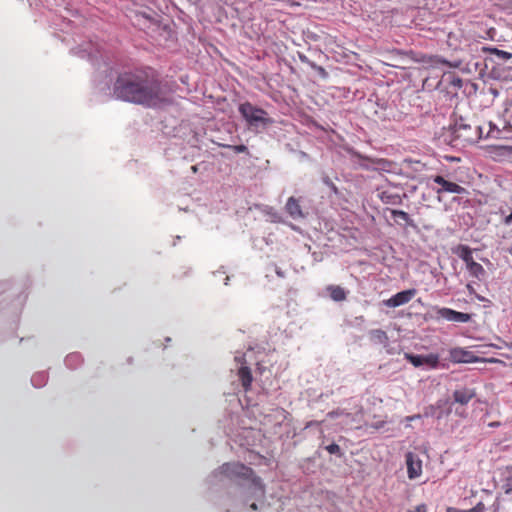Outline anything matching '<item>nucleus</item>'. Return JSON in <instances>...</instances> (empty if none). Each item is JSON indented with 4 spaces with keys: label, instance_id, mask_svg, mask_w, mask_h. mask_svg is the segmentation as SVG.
<instances>
[{
    "label": "nucleus",
    "instance_id": "a878e982",
    "mask_svg": "<svg viewBox=\"0 0 512 512\" xmlns=\"http://www.w3.org/2000/svg\"><path fill=\"white\" fill-rule=\"evenodd\" d=\"M479 511H480V509L478 507H474V508L466 510V511H460L455 508L449 507V508H447L446 512H479Z\"/></svg>",
    "mask_w": 512,
    "mask_h": 512
},
{
    "label": "nucleus",
    "instance_id": "b1692460",
    "mask_svg": "<svg viewBox=\"0 0 512 512\" xmlns=\"http://www.w3.org/2000/svg\"><path fill=\"white\" fill-rule=\"evenodd\" d=\"M479 138H482V128L481 127H476V135L475 137H466L465 139L468 140V141H475Z\"/></svg>",
    "mask_w": 512,
    "mask_h": 512
},
{
    "label": "nucleus",
    "instance_id": "f8f14e48",
    "mask_svg": "<svg viewBox=\"0 0 512 512\" xmlns=\"http://www.w3.org/2000/svg\"><path fill=\"white\" fill-rule=\"evenodd\" d=\"M237 374L239 380L241 381L244 391H249L251 389V384L253 381V376L250 368L248 366H241Z\"/></svg>",
    "mask_w": 512,
    "mask_h": 512
},
{
    "label": "nucleus",
    "instance_id": "393cba45",
    "mask_svg": "<svg viewBox=\"0 0 512 512\" xmlns=\"http://www.w3.org/2000/svg\"><path fill=\"white\" fill-rule=\"evenodd\" d=\"M503 224L505 226H509V227H512V210H511V213L506 215L504 218H503Z\"/></svg>",
    "mask_w": 512,
    "mask_h": 512
},
{
    "label": "nucleus",
    "instance_id": "a211bd4d",
    "mask_svg": "<svg viewBox=\"0 0 512 512\" xmlns=\"http://www.w3.org/2000/svg\"><path fill=\"white\" fill-rule=\"evenodd\" d=\"M391 214L394 218H400L406 224L410 226H414L413 220L410 218L409 214L402 210H391Z\"/></svg>",
    "mask_w": 512,
    "mask_h": 512
},
{
    "label": "nucleus",
    "instance_id": "dca6fc26",
    "mask_svg": "<svg viewBox=\"0 0 512 512\" xmlns=\"http://www.w3.org/2000/svg\"><path fill=\"white\" fill-rule=\"evenodd\" d=\"M327 290L329 291L330 297L334 301H343L346 299V292L340 286L330 285V286H328Z\"/></svg>",
    "mask_w": 512,
    "mask_h": 512
},
{
    "label": "nucleus",
    "instance_id": "2f4dec72",
    "mask_svg": "<svg viewBox=\"0 0 512 512\" xmlns=\"http://www.w3.org/2000/svg\"><path fill=\"white\" fill-rule=\"evenodd\" d=\"M419 417H420L419 415H416V416H412V417H410L409 419H410V420H415V418H419Z\"/></svg>",
    "mask_w": 512,
    "mask_h": 512
},
{
    "label": "nucleus",
    "instance_id": "7c9ffc66",
    "mask_svg": "<svg viewBox=\"0 0 512 512\" xmlns=\"http://www.w3.org/2000/svg\"><path fill=\"white\" fill-rule=\"evenodd\" d=\"M250 508H251L252 510H257V505H256L255 503H252V504L250 505Z\"/></svg>",
    "mask_w": 512,
    "mask_h": 512
},
{
    "label": "nucleus",
    "instance_id": "ddd939ff",
    "mask_svg": "<svg viewBox=\"0 0 512 512\" xmlns=\"http://www.w3.org/2000/svg\"><path fill=\"white\" fill-rule=\"evenodd\" d=\"M474 396V391L467 388L455 390L453 393L454 401L461 405H466Z\"/></svg>",
    "mask_w": 512,
    "mask_h": 512
},
{
    "label": "nucleus",
    "instance_id": "6ab92c4d",
    "mask_svg": "<svg viewBox=\"0 0 512 512\" xmlns=\"http://www.w3.org/2000/svg\"><path fill=\"white\" fill-rule=\"evenodd\" d=\"M381 199L384 203L387 204H397L400 203L401 199L399 195H391L388 192L384 191L381 194Z\"/></svg>",
    "mask_w": 512,
    "mask_h": 512
},
{
    "label": "nucleus",
    "instance_id": "c85d7f7f",
    "mask_svg": "<svg viewBox=\"0 0 512 512\" xmlns=\"http://www.w3.org/2000/svg\"><path fill=\"white\" fill-rule=\"evenodd\" d=\"M313 68L317 69L320 74L326 75V71H325V69L323 67L317 66V65H313Z\"/></svg>",
    "mask_w": 512,
    "mask_h": 512
},
{
    "label": "nucleus",
    "instance_id": "aec40b11",
    "mask_svg": "<svg viewBox=\"0 0 512 512\" xmlns=\"http://www.w3.org/2000/svg\"><path fill=\"white\" fill-rule=\"evenodd\" d=\"M357 156L360 158V159H364V160H367L369 161L370 163L372 164H375V165H378L382 168H384L387 164H389V162L386 160V159H382V158H377V159H372V158H369V157H366V156H362L360 154H357Z\"/></svg>",
    "mask_w": 512,
    "mask_h": 512
},
{
    "label": "nucleus",
    "instance_id": "cd10ccee",
    "mask_svg": "<svg viewBox=\"0 0 512 512\" xmlns=\"http://www.w3.org/2000/svg\"><path fill=\"white\" fill-rule=\"evenodd\" d=\"M495 53L497 55H501L504 59L506 58H509L510 57V54L508 52H505V51H501V50H498V49H494Z\"/></svg>",
    "mask_w": 512,
    "mask_h": 512
},
{
    "label": "nucleus",
    "instance_id": "39448f33",
    "mask_svg": "<svg viewBox=\"0 0 512 512\" xmlns=\"http://www.w3.org/2000/svg\"><path fill=\"white\" fill-rule=\"evenodd\" d=\"M450 360L454 363H477V362H489V363H502L497 358H481L476 356L473 352L468 351L464 348H453L449 351Z\"/></svg>",
    "mask_w": 512,
    "mask_h": 512
},
{
    "label": "nucleus",
    "instance_id": "5701e85b",
    "mask_svg": "<svg viewBox=\"0 0 512 512\" xmlns=\"http://www.w3.org/2000/svg\"><path fill=\"white\" fill-rule=\"evenodd\" d=\"M330 454L342 456L341 449L338 444L332 443L325 448Z\"/></svg>",
    "mask_w": 512,
    "mask_h": 512
},
{
    "label": "nucleus",
    "instance_id": "1a4fd4ad",
    "mask_svg": "<svg viewBox=\"0 0 512 512\" xmlns=\"http://www.w3.org/2000/svg\"><path fill=\"white\" fill-rule=\"evenodd\" d=\"M436 313L438 317L452 322L466 323L471 319V316L468 313L458 312L446 307L437 308Z\"/></svg>",
    "mask_w": 512,
    "mask_h": 512
},
{
    "label": "nucleus",
    "instance_id": "9d476101",
    "mask_svg": "<svg viewBox=\"0 0 512 512\" xmlns=\"http://www.w3.org/2000/svg\"><path fill=\"white\" fill-rule=\"evenodd\" d=\"M416 290L415 289H409L404 290L401 292H398L397 294L393 295L391 298L384 301V304L388 307H398L401 305H404L412 300V298L415 296Z\"/></svg>",
    "mask_w": 512,
    "mask_h": 512
},
{
    "label": "nucleus",
    "instance_id": "bb28decb",
    "mask_svg": "<svg viewBox=\"0 0 512 512\" xmlns=\"http://www.w3.org/2000/svg\"><path fill=\"white\" fill-rule=\"evenodd\" d=\"M410 512H427V506L425 504L417 505L412 511Z\"/></svg>",
    "mask_w": 512,
    "mask_h": 512
},
{
    "label": "nucleus",
    "instance_id": "c756f323",
    "mask_svg": "<svg viewBox=\"0 0 512 512\" xmlns=\"http://www.w3.org/2000/svg\"><path fill=\"white\" fill-rule=\"evenodd\" d=\"M498 426H500V422H491V423H489V427L495 428V427H498Z\"/></svg>",
    "mask_w": 512,
    "mask_h": 512
},
{
    "label": "nucleus",
    "instance_id": "f257e3e1",
    "mask_svg": "<svg viewBox=\"0 0 512 512\" xmlns=\"http://www.w3.org/2000/svg\"><path fill=\"white\" fill-rule=\"evenodd\" d=\"M113 93L118 99L148 107H155L167 101L161 82L142 70L119 74L114 83Z\"/></svg>",
    "mask_w": 512,
    "mask_h": 512
},
{
    "label": "nucleus",
    "instance_id": "20e7f679",
    "mask_svg": "<svg viewBox=\"0 0 512 512\" xmlns=\"http://www.w3.org/2000/svg\"><path fill=\"white\" fill-rule=\"evenodd\" d=\"M457 254L465 262L466 268L472 277L478 280H482L485 277V269L481 264L474 261L472 250L469 246L460 245L457 249Z\"/></svg>",
    "mask_w": 512,
    "mask_h": 512
},
{
    "label": "nucleus",
    "instance_id": "2eb2a0df",
    "mask_svg": "<svg viewBox=\"0 0 512 512\" xmlns=\"http://www.w3.org/2000/svg\"><path fill=\"white\" fill-rule=\"evenodd\" d=\"M502 488L506 494L512 493V465L507 466L502 474Z\"/></svg>",
    "mask_w": 512,
    "mask_h": 512
},
{
    "label": "nucleus",
    "instance_id": "473e14b6",
    "mask_svg": "<svg viewBox=\"0 0 512 512\" xmlns=\"http://www.w3.org/2000/svg\"><path fill=\"white\" fill-rule=\"evenodd\" d=\"M332 188L336 191V186L334 184H332Z\"/></svg>",
    "mask_w": 512,
    "mask_h": 512
},
{
    "label": "nucleus",
    "instance_id": "423d86ee",
    "mask_svg": "<svg viewBox=\"0 0 512 512\" xmlns=\"http://www.w3.org/2000/svg\"><path fill=\"white\" fill-rule=\"evenodd\" d=\"M431 179L435 184L439 185V188H433V190L438 195V198L440 197V195L442 193H454V194L467 193V190L464 187H462L461 185H459L455 182L446 180L441 175L431 176Z\"/></svg>",
    "mask_w": 512,
    "mask_h": 512
},
{
    "label": "nucleus",
    "instance_id": "4be33fe9",
    "mask_svg": "<svg viewBox=\"0 0 512 512\" xmlns=\"http://www.w3.org/2000/svg\"><path fill=\"white\" fill-rule=\"evenodd\" d=\"M223 146L231 149L235 153H245L248 151V148L243 144H241V145H223Z\"/></svg>",
    "mask_w": 512,
    "mask_h": 512
},
{
    "label": "nucleus",
    "instance_id": "6e6552de",
    "mask_svg": "<svg viewBox=\"0 0 512 512\" xmlns=\"http://www.w3.org/2000/svg\"><path fill=\"white\" fill-rule=\"evenodd\" d=\"M407 473L409 479H416L422 474V460L413 452L405 455Z\"/></svg>",
    "mask_w": 512,
    "mask_h": 512
},
{
    "label": "nucleus",
    "instance_id": "412c9836",
    "mask_svg": "<svg viewBox=\"0 0 512 512\" xmlns=\"http://www.w3.org/2000/svg\"><path fill=\"white\" fill-rule=\"evenodd\" d=\"M339 416H346L347 418H350L351 414L348 412H345L344 410H340V409L331 411L327 414V417L332 418V419L339 417Z\"/></svg>",
    "mask_w": 512,
    "mask_h": 512
},
{
    "label": "nucleus",
    "instance_id": "f03ea898",
    "mask_svg": "<svg viewBox=\"0 0 512 512\" xmlns=\"http://www.w3.org/2000/svg\"><path fill=\"white\" fill-rule=\"evenodd\" d=\"M218 473L222 476H225L229 479H245L251 481L252 486V495L254 497L262 498L265 495V486L262 483L260 477L255 476L252 468L239 463H224L218 469Z\"/></svg>",
    "mask_w": 512,
    "mask_h": 512
},
{
    "label": "nucleus",
    "instance_id": "7ed1b4c3",
    "mask_svg": "<svg viewBox=\"0 0 512 512\" xmlns=\"http://www.w3.org/2000/svg\"><path fill=\"white\" fill-rule=\"evenodd\" d=\"M239 112L252 127L266 126L272 122L267 117V112L265 110L255 107L249 102L242 103L239 106Z\"/></svg>",
    "mask_w": 512,
    "mask_h": 512
},
{
    "label": "nucleus",
    "instance_id": "9b49d317",
    "mask_svg": "<svg viewBox=\"0 0 512 512\" xmlns=\"http://www.w3.org/2000/svg\"><path fill=\"white\" fill-rule=\"evenodd\" d=\"M285 210L288 213V215L294 220L304 218V213L300 205V200L295 197L288 198L285 205Z\"/></svg>",
    "mask_w": 512,
    "mask_h": 512
},
{
    "label": "nucleus",
    "instance_id": "f3484780",
    "mask_svg": "<svg viewBox=\"0 0 512 512\" xmlns=\"http://www.w3.org/2000/svg\"><path fill=\"white\" fill-rule=\"evenodd\" d=\"M492 153L498 158L512 157V146H494Z\"/></svg>",
    "mask_w": 512,
    "mask_h": 512
},
{
    "label": "nucleus",
    "instance_id": "4468645a",
    "mask_svg": "<svg viewBox=\"0 0 512 512\" xmlns=\"http://www.w3.org/2000/svg\"><path fill=\"white\" fill-rule=\"evenodd\" d=\"M369 337L371 342L375 344L387 345L388 343V335L384 330L381 329H373L369 332Z\"/></svg>",
    "mask_w": 512,
    "mask_h": 512
},
{
    "label": "nucleus",
    "instance_id": "0eeeda50",
    "mask_svg": "<svg viewBox=\"0 0 512 512\" xmlns=\"http://www.w3.org/2000/svg\"><path fill=\"white\" fill-rule=\"evenodd\" d=\"M405 359L408 360L414 367H420L427 365L430 368H436L439 363V356L437 354L428 355H414L411 353H405Z\"/></svg>",
    "mask_w": 512,
    "mask_h": 512
}]
</instances>
